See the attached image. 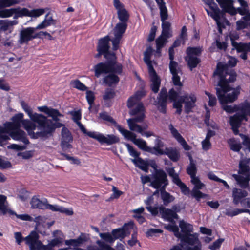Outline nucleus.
Segmentation results:
<instances>
[{
    "instance_id": "obj_34",
    "label": "nucleus",
    "mask_w": 250,
    "mask_h": 250,
    "mask_svg": "<svg viewBox=\"0 0 250 250\" xmlns=\"http://www.w3.org/2000/svg\"><path fill=\"white\" fill-rule=\"evenodd\" d=\"M127 23L125 22H119L117 23L114 29L115 37L121 38L125 32L127 28Z\"/></svg>"
},
{
    "instance_id": "obj_20",
    "label": "nucleus",
    "mask_w": 250,
    "mask_h": 250,
    "mask_svg": "<svg viewBox=\"0 0 250 250\" xmlns=\"http://www.w3.org/2000/svg\"><path fill=\"white\" fill-rule=\"evenodd\" d=\"M12 122H8L4 124L5 129H9L10 131L13 128H20L21 124L23 125V114L22 113H19L15 115L12 118Z\"/></svg>"
},
{
    "instance_id": "obj_26",
    "label": "nucleus",
    "mask_w": 250,
    "mask_h": 250,
    "mask_svg": "<svg viewBox=\"0 0 250 250\" xmlns=\"http://www.w3.org/2000/svg\"><path fill=\"white\" fill-rule=\"evenodd\" d=\"M180 94V92H179V89L177 90V91H176L174 88L171 89L168 93V98L170 100L174 101L173 107L176 109L182 107L183 101L181 96L180 97L177 101H176Z\"/></svg>"
},
{
    "instance_id": "obj_59",
    "label": "nucleus",
    "mask_w": 250,
    "mask_h": 250,
    "mask_svg": "<svg viewBox=\"0 0 250 250\" xmlns=\"http://www.w3.org/2000/svg\"><path fill=\"white\" fill-rule=\"evenodd\" d=\"M46 9H47L46 8ZM46 9L39 8L35 9L30 11V17H38L41 15H43Z\"/></svg>"
},
{
    "instance_id": "obj_27",
    "label": "nucleus",
    "mask_w": 250,
    "mask_h": 250,
    "mask_svg": "<svg viewBox=\"0 0 250 250\" xmlns=\"http://www.w3.org/2000/svg\"><path fill=\"white\" fill-rule=\"evenodd\" d=\"M164 155H167L168 158L173 162H177L180 157L179 150L176 147H166Z\"/></svg>"
},
{
    "instance_id": "obj_2",
    "label": "nucleus",
    "mask_w": 250,
    "mask_h": 250,
    "mask_svg": "<svg viewBox=\"0 0 250 250\" xmlns=\"http://www.w3.org/2000/svg\"><path fill=\"white\" fill-rule=\"evenodd\" d=\"M21 104L32 120L23 121V126L31 138L46 139L52 136L56 126L52 120L42 114L33 113L32 109L24 101H21Z\"/></svg>"
},
{
    "instance_id": "obj_33",
    "label": "nucleus",
    "mask_w": 250,
    "mask_h": 250,
    "mask_svg": "<svg viewBox=\"0 0 250 250\" xmlns=\"http://www.w3.org/2000/svg\"><path fill=\"white\" fill-rule=\"evenodd\" d=\"M50 12H48L45 16L44 20L36 27L37 29H44L51 25L56 23V20L53 19L52 17H48Z\"/></svg>"
},
{
    "instance_id": "obj_37",
    "label": "nucleus",
    "mask_w": 250,
    "mask_h": 250,
    "mask_svg": "<svg viewBox=\"0 0 250 250\" xmlns=\"http://www.w3.org/2000/svg\"><path fill=\"white\" fill-rule=\"evenodd\" d=\"M152 52V48L149 47L144 52V60L145 63L147 64L148 71L154 70V68L152 64V62L150 61V56Z\"/></svg>"
},
{
    "instance_id": "obj_62",
    "label": "nucleus",
    "mask_w": 250,
    "mask_h": 250,
    "mask_svg": "<svg viewBox=\"0 0 250 250\" xmlns=\"http://www.w3.org/2000/svg\"><path fill=\"white\" fill-rule=\"evenodd\" d=\"M125 146L127 148L128 151L130 156L137 159L139 157L140 153L137 152L131 145L129 144H126Z\"/></svg>"
},
{
    "instance_id": "obj_13",
    "label": "nucleus",
    "mask_w": 250,
    "mask_h": 250,
    "mask_svg": "<svg viewBox=\"0 0 250 250\" xmlns=\"http://www.w3.org/2000/svg\"><path fill=\"white\" fill-rule=\"evenodd\" d=\"M36 30V27H28L21 31L18 42L21 44L27 43L32 39L39 38L38 33L34 34Z\"/></svg>"
},
{
    "instance_id": "obj_54",
    "label": "nucleus",
    "mask_w": 250,
    "mask_h": 250,
    "mask_svg": "<svg viewBox=\"0 0 250 250\" xmlns=\"http://www.w3.org/2000/svg\"><path fill=\"white\" fill-rule=\"evenodd\" d=\"M15 10L14 13L19 14L21 17L28 16L30 17V10L26 8H21L20 7L13 8Z\"/></svg>"
},
{
    "instance_id": "obj_16",
    "label": "nucleus",
    "mask_w": 250,
    "mask_h": 250,
    "mask_svg": "<svg viewBox=\"0 0 250 250\" xmlns=\"http://www.w3.org/2000/svg\"><path fill=\"white\" fill-rule=\"evenodd\" d=\"M5 130L14 140L21 141L26 145L29 144V142L26 137V133L20 128H13L10 131L9 129Z\"/></svg>"
},
{
    "instance_id": "obj_12",
    "label": "nucleus",
    "mask_w": 250,
    "mask_h": 250,
    "mask_svg": "<svg viewBox=\"0 0 250 250\" xmlns=\"http://www.w3.org/2000/svg\"><path fill=\"white\" fill-rule=\"evenodd\" d=\"M167 229H170L174 233V235L180 239L181 241L187 242L189 245L191 246H193L195 244L198 243V235L196 233L190 235H182V234L179 232V228L176 226L170 225L167 226Z\"/></svg>"
},
{
    "instance_id": "obj_55",
    "label": "nucleus",
    "mask_w": 250,
    "mask_h": 250,
    "mask_svg": "<svg viewBox=\"0 0 250 250\" xmlns=\"http://www.w3.org/2000/svg\"><path fill=\"white\" fill-rule=\"evenodd\" d=\"M160 12V17L161 21H166L168 18L167 9L166 5H160L159 7Z\"/></svg>"
},
{
    "instance_id": "obj_32",
    "label": "nucleus",
    "mask_w": 250,
    "mask_h": 250,
    "mask_svg": "<svg viewBox=\"0 0 250 250\" xmlns=\"http://www.w3.org/2000/svg\"><path fill=\"white\" fill-rule=\"evenodd\" d=\"M107 73L106 74H107ZM108 73H112L111 74H109L107 75L103 79L104 83L106 84L107 85L111 86L114 84L117 83L120 79L119 77L117 75H119L114 72H109Z\"/></svg>"
},
{
    "instance_id": "obj_53",
    "label": "nucleus",
    "mask_w": 250,
    "mask_h": 250,
    "mask_svg": "<svg viewBox=\"0 0 250 250\" xmlns=\"http://www.w3.org/2000/svg\"><path fill=\"white\" fill-rule=\"evenodd\" d=\"M180 74H176L175 75H172V81L173 84L175 86H178L177 90L179 89V92H180V89L183 86L182 83L180 82Z\"/></svg>"
},
{
    "instance_id": "obj_15",
    "label": "nucleus",
    "mask_w": 250,
    "mask_h": 250,
    "mask_svg": "<svg viewBox=\"0 0 250 250\" xmlns=\"http://www.w3.org/2000/svg\"><path fill=\"white\" fill-rule=\"evenodd\" d=\"M167 98V90L166 88H162L157 97V100L154 103V104L157 106L160 112L162 113H166Z\"/></svg>"
},
{
    "instance_id": "obj_41",
    "label": "nucleus",
    "mask_w": 250,
    "mask_h": 250,
    "mask_svg": "<svg viewBox=\"0 0 250 250\" xmlns=\"http://www.w3.org/2000/svg\"><path fill=\"white\" fill-rule=\"evenodd\" d=\"M161 197L165 205H167L174 200V197L165 191V188L160 189Z\"/></svg>"
},
{
    "instance_id": "obj_38",
    "label": "nucleus",
    "mask_w": 250,
    "mask_h": 250,
    "mask_svg": "<svg viewBox=\"0 0 250 250\" xmlns=\"http://www.w3.org/2000/svg\"><path fill=\"white\" fill-rule=\"evenodd\" d=\"M194 246L189 245L187 242H182L178 245L174 246L169 250H194Z\"/></svg>"
},
{
    "instance_id": "obj_39",
    "label": "nucleus",
    "mask_w": 250,
    "mask_h": 250,
    "mask_svg": "<svg viewBox=\"0 0 250 250\" xmlns=\"http://www.w3.org/2000/svg\"><path fill=\"white\" fill-rule=\"evenodd\" d=\"M189 160L190 164L187 168V172L190 176L191 179H192V178L196 177V174L197 171V168L196 167V165L194 163L191 156L189 157Z\"/></svg>"
},
{
    "instance_id": "obj_48",
    "label": "nucleus",
    "mask_w": 250,
    "mask_h": 250,
    "mask_svg": "<svg viewBox=\"0 0 250 250\" xmlns=\"http://www.w3.org/2000/svg\"><path fill=\"white\" fill-rule=\"evenodd\" d=\"M19 2V0H0V9L10 7Z\"/></svg>"
},
{
    "instance_id": "obj_58",
    "label": "nucleus",
    "mask_w": 250,
    "mask_h": 250,
    "mask_svg": "<svg viewBox=\"0 0 250 250\" xmlns=\"http://www.w3.org/2000/svg\"><path fill=\"white\" fill-rule=\"evenodd\" d=\"M178 186L181 189L182 192L186 195H188L189 194L190 190L189 188L181 180L175 184Z\"/></svg>"
},
{
    "instance_id": "obj_31",
    "label": "nucleus",
    "mask_w": 250,
    "mask_h": 250,
    "mask_svg": "<svg viewBox=\"0 0 250 250\" xmlns=\"http://www.w3.org/2000/svg\"><path fill=\"white\" fill-rule=\"evenodd\" d=\"M9 213L10 215L15 214V212L13 210L8 208L6 201V197L0 195V213L2 215H5L7 213Z\"/></svg>"
},
{
    "instance_id": "obj_42",
    "label": "nucleus",
    "mask_w": 250,
    "mask_h": 250,
    "mask_svg": "<svg viewBox=\"0 0 250 250\" xmlns=\"http://www.w3.org/2000/svg\"><path fill=\"white\" fill-rule=\"evenodd\" d=\"M132 162L139 168L142 170L147 172L148 166L144 160L140 157L137 159H133L131 160Z\"/></svg>"
},
{
    "instance_id": "obj_47",
    "label": "nucleus",
    "mask_w": 250,
    "mask_h": 250,
    "mask_svg": "<svg viewBox=\"0 0 250 250\" xmlns=\"http://www.w3.org/2000/svg\"><path fill=\"white\" fill-rule=\"evenodd\" d=\"M99 236L102 240L106 243L113 244L114 242V240L113 239V235L112 234V232L111 233H99Z\"/></svg>"
},
{
    "instance_id": "obj_25",
    "label": "nucleus",
    "mask_w": 250,
    "mask_h": 250,
    "mask_svg": "<svg viewBox=\"0 0 250 250\" xmlns=\"http://www.w3.org/2000/svg\"><path fill=\"white\" fill-rule=\"evenodd\" d=\"M38 109L40 111L44 112L48 116L52 117L55 122H58L59 120V117L62 116V115L58 110L49 108L46 106L38 107Z\"/></svg>"
},
{
    "instance_id": "obj_28",
    "label": "nucleus",
    "mask_w": 250,
    "mask_h": 250,
    "mask_svg": "<svg viewBox=\"0 0 250 250\" xmlns=\"http://www.w3.org/2000/svg\"><path fill=\"white\" fill-rule=\"evenodd\" d=\"M154 146L150 147V153L156 155H164L165 149H163L164 146V143L159 138L155 139Z\"/></svg>"
},
{
    "instance_id": "obj_21",
    "label": "nucleus",
    "mask_w": 250,
    "mask_h": 250,
    "mask_svg": "<svg viewBox=\"0 0 250 250\" xmlns=\"http://www.w3.org/2000/svg\"><path fill=\"white\" fill-rule=\"evenodd\" d=\"M248 194V192L246 190L234 188L232 191L233 203L235 205L241 203L242 206H244V199H243L247 196Z\"/></svg>"
},
{
    "instance_id": "obj_43",
    "label": "nucleus",
    "mask_w": 250,
    "mask_h": 250,
    "mask_svg": "<svg viewBox=\"0 0 250 250\" xmlns=\"http://www.w3.org/2000/svg\"><path fill=\"white\" fill-rule=\"evenodd\" d=\"M111 231L114 241L116 239H120V240H122L126 237L125 233L123 231L122 229L120 228L114 229Z\"/></svg>"
},
{
    "instance_id": "obj_45",
    "label": "nucleus",
    "mask_w": 250,
    "mask_h": 250,
    "mask_svg": "<svg viewBox=\"0 0 250 250\" xmlns=\"http://www.w3.org/2000/svg\"><path fill=\"white\" fill-rule=\"evenodd\" d=\"M169 67L172 75H175L176 74H182L181 69L177 62L174 61H170Z\"/></svg>"
},
{
    "instance_id": "obj_1",
    "label": "nucleus",
    "mask_w": 250,
    "mask_h": 250,
    "mask_svg": "<svg viewBox=\"0 0 250 250\" xmlns=\"http://www.w3.org/2000/svg\"><path fill=\"white\" fill-rule=\"evenodd\" d=\"M214 75H218L219 77L217 85L219 87L216 88V94L219 102L222 104L223 110L229 113L238 111V112L237 113L241 114V106L249 104V103H245L239 106L224 105L235 101L240 94L239 89H233L231 92L228 93L231 89L229 83L233 82L236 79L235 72L232 70H228L226 64L224 65L219 62L217 64V69L214 72Z\"/></svg>"
},
{
    "instance_id": "obj_63",
    "label": "nucleus",
    "mask_w": 250,
    "mask_h": 250,
    "mask_svg": "<svg viewBox=\"0 0 250 250\" xmlns=\"http://www.w3.org/2000/svg\"><path fill=\"white\" fill-rule=\"evenodd\" d=\"M191 182L195 186L194 188L197 189V190L202 189L204 186V184L201 182L198 177L192 178V179L191 180Z\"/></svg>"
},
{
    "instance_id": "obj_29",
    "label": "nucleus",
    "mask_w": 250,
    "mask_h": 250,
    "mask_svg": "<svg viewBox=\"0 0 250 250\" xmlns=\"http://www.w3.org/2000/svg\"><path fill=\"white\" fill-rule=\"evenodd\" d=\"M159 211L163 218L171 222L173 221L174 219H177L178 217L175 211L170 209L160 208Z\"/></svg>"
},
{
    "instance_id": "obj_7",
    "label": "nucleus",
    "mask_w": 250,
    "mask_h": 250,
    "mask_svg": "<svg viewBox=\"0 0 250 250\" xmlns=\"http://www.w3.org/2000/svg\"><path fill=\"white\" fill-rule=\"evenodd\" d=\"M202 51V49L200 47H188L187 48L185 60L191 70L196 67L200 63V59L199 57Z\"/></svg>"
},
{
    "instance_id": "obj_22",
    "label": "nucleus",
    "mask_w": 250,
    "mask_h": 250,
    "mask_svg": "<svg viewBox=\"0 0 250 250\" xmlns=\"http://www.w3.org/2000/svg\"><path fill=\"white\" fill-rule=\"evenodd\" d=\"M168 128L172 136L182 146L183 148L185 150H189L191 148L190 146L187 143L185 140L178 132V130L174 127L172 124L169 125Z\"/></svg>"
},
{
    "instance_id": "obj_61",
    "label": "nucleus",
    "mask_w": 250,
    "mask_h": 250,
    "mask_svg": "<svg viewBox=\"0 0 250 250\" xmlns=\"http://www.w3.org/2000/svg\"><path fill=\"white\" fill-rule=\"evenodd\" d=\"M115 93L113 89L107 88L105 90L104 94L103 95V99L108 100L113 98L115 96Z\"/></svg>"
},
{
    "instance_id": "obj_57",
    "label": "nucleus",
    "mask_w": 250,
    "mask_h": 250,
    "mask_svg": "<svg viewBox=\"0 0 250 250\" xmlns=\"http://www.w3.org/2000/svg\"><path fill=\"white\" fill-rule=\"evenodd\" d=\"M133 223L130 222L127 223H125L122 227L120 228L122 229L123 231L125 233V236L128 235L130 233V230L133 228Z\"/></svg>"
},
{
    "instance_id": "obj_5",
    "label": "nucleus",
    "mask_w": 250,
    "mask_h": 250,
    "mask_svg": "<svg viewBox=\"0 0 250 250\" xmlns=\"http://www.w3.org/2000/svg\"><path fill=\"white\" fill-rule=\"evenodd\" d=\"M249 161V159H241L239 164V175H232L237 183L243 188H246L248 186L249 182L250 180V168L248 165Z\"/></svg>"
},
{
    "instance_id": "obj_44",
    "label": "nucleus",
    "mask_w": 250,
    "mask_h": 250,
    "mask_svg": "<svg viewBox=\"0 0 250 250\" xmlns=\"http://www.w3.org/2000/svg\"><path fill=\"white\" fill-rule=\"evenodd\" d=\"M118 17L121 22L126 23L129 18V14L125 8L117 11Z\"/></svg>"
},
{
    "instance_id": "obj_9",
    "label": "nucleus",
    "mask_w": 250,
    "mask_h": 250,
    "mask_svg": "<svg viewBox=\"0 0 250 250\" xmlns=\"http://www.w3.org/2000/svg\"><path fill=\"white\" fill-rule=\"evenodd\" d=\"M27 245L29 246L30 250H53L49 245H43L39 241V235L36 231H32L30 234L26 237Z\"/></svg>"
},
{
    "instance_id": "obj_4",
    "label": "nucleus",
    "mask_w": 250,
    "mask_h": 250,
    "mask_svg": "<svg viewBox=\"0 0 250 250\" xmlns=\"http://www.w3.org/2000/svg\"><path fill=\"white\" fill-rule=\"evenodd\" d=\"M109 36H106L99 40L97 50L105 52L104 57L108 60L105 62H100L94 66L95 76L99 78L102 73L114 72L121 74L123 71V66L116 61V57L114 53L109 51L110 48Z\"/></svg>"
},
{
    "instance_id": "obj_24",
    "label": "nucleus",
    "mask_w": 250,
    "mask_h": 250,
    "mask_svg": "<svg viewBox=\"0 0 250 250\" xmlns=\"http://www.w3.org/2000/svg\"><path fill=\"white\" fill-rule=\"evenodd\" d=\"M151 82L150 87L152 91L157 93L160 88L161 80L157 75L155 70L148 71Z\"/></svg>"
},
{
    "instance_id": "obj_8",
    "label": "nucleus",
    "mask_w": 250,
    "mask_h": 250,
    "mask_svg": "<svg viewBox=\"0 0 250 250\" xmlns=\"http://www.w3.org/2000/svg\"><path fill=\"white\" fill-rule=\"evenodd\" d=\"M209 6L210 11L208 9L205 8L208 14L211 17L216 21L220 32H221V28H224L225 25L224 23L228 22L226 21V19L221 15V12L219 8L218 7L217 5L213 2H211L210 3L207 4Z\"/></svg>"
},
{
    "instance_id": "obj_6",
    "label": "nucleus",
    "mask_w": 250,
    "mask_h": 250,
    "mask_svg": "<svg viewBox=\"0 0 250 250\" xmlns=\"http://www.w3.org/2000/svg\"><path fill=\"white\" fill-rule=\"evenodd\" d=\"M241 114L236 113L230 118V124L235 135L238 134V128L241 124L242 121L244 120L247 121V115L250 116V104H247L241 106Z\"/></svg>"
},
{
    "instance_id": "obj_49",
    "label": "nucleus",
    "mask_w": 250,
    "mask_h": 250,
    "mask_svg": "<svg viewBox=\"0 0 250 250\" xmlns=\"http://www.w3.org/2000/svg\"><path fill=\"white\" fill-rule=\"evenodd\" d=\"M230 149L236 152H239L242 146L240 143H238L234 139H230L228 141Z\"/></svg>"
},
{
    "instance_id": "obj_51",
    "label": "nucleus",
    "mask_w": 250,
    "mask_h": 250,
    "mask_svg": "<svg viewBox=\"0 0 250 250\" xmlns=\"http://www.w3.org/2000/svg\"><path fill=\"white\" fill-rule=\"evenodd\" d=\"M238 1L242 6L241 8L237 9L238 12L242 15L247 14L249 12L247 2L244 0H238Z\"/></svg>"
},
{
    "instance_id": "obj_40",
    "label": "nucleus",
    "mask_w": 250,
    "mask_h": 250,
    "mask_svg": "<svg viewBox=\"0 0 250 250\" xmlns=\"http://www.w3.org/2000/svg\"><path fill=\"white\" fill-rule=\"evenodd\" d=\"M179 226L181 229L182 231L184 233L182 235H190V233L192 231L193 228L192 225L184 221L180 222Z\"/></svg>"
},
{
    "instance_id": "obj_18",
    "label": "nucleus",
    "mask_w": 250,
    "mask_h": 250,
    "mask_svg": "<svg viewBox=\"0 0 250 250\" xmlns=\"http://www.w3.org/2000/svg\"><path fill=\"white\" fill-rule=\"evenodd\" d=\"M232 49H236L237 52L241 53L240 57L245 60L247 59V54L250 52V42L249 43L232 42Z\"/></svg>"
},
{
    "instance_id": "obj_46",
    "label": "nucleus",
    "mask_w": 250,
    "mask_h": 250,
    "mask_svg": "<svg viewBox=\"0 0 250 250\" xmlns=\"http://www.w3.org/2000/svg\"><path fill=\"white\" fill-rule=\"evenodd\" d=\"M70 85L73 88L83 91H85L87 89V87L84 84L82 83L77 79L71 81L70 82Z\"/></svg>"
},
{
    "instance_id": "obj_23",
    "label": "nucleus",
    "mask_w": 250,
    "mask_h": 250,
    "mask_svg": "<svg viewBox=\"0 0 250 250\" xmlns=\"http://www.w3.org/2000/svg\"><path fill=\"white\" fill-rule=\"evenodd\" d=\"M216 1L224 12L231 15L236 14L237 11L233 6L234 1L233 0H216Z\"/></svg>"
},
{
    "instance_id": "obj_56",
    "label": "nucleus",
    "mask_w": 250,
    "mask_h": 250,
    "mask_svg": "<svg viewBox=\"0 0 250 250\" xmlns=\"http://www.w3.org/2000/svg\"><path fill=\"white\" fill-rule=\"evenodd\" d=\"M167 171L169 176L172 178L174 183L176 184L180 180L178 174L175 172L174 168H169Z\"/></svg>"
},
{
    "instance_id": "obj_3",
    "label": "nucleus",
    "mask_w": 250,
    "mask_h": 250,
    "mask_svg": "<svg viewBox=\"0 0 250 250\" xmlns=\"http://www.w3.org/2000/svg\"><path fill=\"white\" fill-rule=\"evenodd\" d=\"M145 95L143 91H138L128 99L127 106L130 109L129 114L133 117L127 119V123L131 131L149 137L154 136V133L151 131L144 132L145 130L147 129L148 125L145 124L141 126L137 124L138 123L142 122L145 118V107L140 102Z\"/></svg>"
},
{
    "instance_id": "obj_36",
    "label": "nucleus",
    "mask_w": 250,
    "mask_h": 250,
    "mask_svg": "<svg viewBox=\"0 0 250 250\" xmlns=\"http://www.w3.org/2000/svg\"><path fill=\"white\" fill-rule=\"evenodd\" d=\"M47 201L45 200L44 201H40L38 198L34 197L32 198L30 204L31 206L34 208L45 209L46 207Z\"/></svg>"
},
{
    "instance_id": "obj_11",
    "label": "nucleus",
    "mask_w": 250,
    "mask_h": 250,
    "mask_svg": "<svg viewBox=\"0 0 250 250\" xmlns=\"http://www.w3.org/2000/svg\"><path fill=\"white\" fill-rule=\"evenodd\" d=\"M122 134L125 138L132 141L140 149L150 153V147L147 146L145 141L142 139H137L136 135L134 133L127 129L122 130Z\"/></svg>"
},
{
    "instance_id": "obj_52",
    "label": "nucleus",
    "mask_w": 250,
    "mask_h": 250,
    "mask_svg": "<svg viewBox=\"0 0 250 250\" xmlns=\"http://www.w3.org/2000/svg\"><path fill=\"white\" fill-rule=\"evenodd\" d=\"M15 10L13 8L11 9H0V18H5L10 17L14 13Z\"/></svg>"
},
{
    "instance_id": "obj_64",
    "label": "nucleus",
    "mask_w": 250,
    "mask_h": 250,
    "mask_svg": "<svg viewBox=\"0 0 250 250\" xmlns=\"http://www.w3.org/2000/svg\"><path fill=\"white\" fill-rule=\"evenodd\" d=\"M241 138L243 140V144L246 146L248 148V151L250 152V139L247 136L242 134H239Z\"/></svg>"
},
{
    "instance_id": "obj_60",
    "label": "nucleus",
    "mask_w": 250,
    "mask_h": 250,
    "mask_svg": "<svg viewBox=\"0 0 250 250\" xmlns=\"http://www.w3.org/2000/svg\"><path fill=\"white\" fill-rule=\"evenodd\" d=\"M86 98L89 104V109L90 110L91 108L92 104H93L94 99L95 96L94 93L92 91L87 90L86 92Z\"/></svg>"
},
{
    "instance_id": "obj_19",
    "label": "nucleus",
    "mask_w": 250,
    "mask_h": 250,
    "mask_svg": "<svg viewBox=\"0 0 250 250\" xmlns=\"http://www.w3.org/2000/svg\"><path fill=\"white\" fill-rule=\"evenodd\" d=\"M183 103L185 104V111L188 114L195 105L196 97L194 94H185L181 96Z\"/></svg>"
},
{
    "instance_id": "obj_17",
    "label": "nucleus",
    "mask_w": 250,
    "mask_h": 250,
    "mask_svg": "<svg viewBox=\"0 0 250 250\" xmlns=\"http://www.w3.org/2000/svg\"><path fill=\"white\" fill-rule=\"evenodd\" d=\"M62 141L61 146L64 150H66L72 148L70 143L73 141V137L69 130L63 127L62 129Z\"/></svg>"
},
{
    "instance_id": "obj_10",
    "label": "nucleus",
    "mask_w": 250,
    "mask_h": 250,
    "mask_svg": "<svg viewBox=\"0 0 250 250\" xmlns=\"http://www.w3.org/2000/svg\"><path fill=\"white\" fill-rule=\"evenodd\" d=\"M168 184L167 175L164 170L157 169L152 175V187L154 188H165Z\"/></svg>"
},
{
    "instance_id": "obj_35",
    "label": "nucleus",
    "mask_w": 250,
    "mask_h": 250,
    "mask_svg": "<svg viewBox=\"0 0 250 250\" xmlns=\"http://www.w3.org/2000/svg\"><path fill=\"white\" fill-rule=\"evenodd\" d=\"M100 117L104 120L108 121L113 124L119 131L122 134V130H125V129L123 128L120 125H118L116 121L107 113L104 112L100 114Z\"/></svg>"
},
{
    "instance_id": "obj_30",
    "label": "nucleus",
    "mask_w": 250,
    "mask_h": 250,
    "mask_svg": "<svg viewBox=\"0 0 250 250\" xmlns=\"http://www.w3.org/2000/svg\"><path fill=\"white\" fill-rule=\"evenodd\" d=\"M87 240V236L84 233H81L79 237L75 239H70L65 241V244L68 246H79Z\"/></svg>"
},
{
    "instance_id": "obj_14",
    "label": "nucleus",
    "mask_w": 250,
    "mask_h": 250,
    "mask_svg": "<svg viewBox=\"0 0 250 250\" xmlns=\"http://www.w3.org/2000/svg\"><path fill=\"white\" fill-rule=\"evenodd\" d=\"M89 137L97 140L101 144H106L108 145L119 142V138L114 135L104 136L103 134L98 132L89 133Z\"/></svg>"
},
{
    "instance_id": "obj_50",
    "label": "nucleus",
    "mask_w": 250,
    "mask_h": 250,
    "mask_svg": "<svg viewBox=\"0 0 250 250\" xmlns=\"http://www.w3.org/2000/svg\"><path fill=\"white\" fill-rule=\"evenodd\" d=\"M9 134L5 130V127L0 129V145L1 146L5 144V143L9 139Z\"/></svg>"
}]
</instances>
